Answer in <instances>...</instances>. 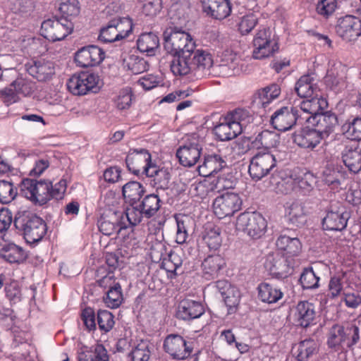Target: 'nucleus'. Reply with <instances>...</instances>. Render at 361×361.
<instances>
[{
  "mask_svg": "<svg viewBox=\"0 0 361 361\" xmlns=\"http://www.w3.org/2000/svg\"><path fill=\"white\" fill-rule=\"evenodd\" d=\"M170 68L176 76H185L189 74L201 78L208 74L213 65L211 54L202 49L193 53L170 55Z\"/></svg>",
  "mask_w": 361,
  "mask_h": 361,
  "instance_id": "1",
  "label": "nucleus"
},
{
  "mask_svg": "<svg viewBox=\"0 0 361 361\" xmlns=\"http://www.w3.org/2000/svg\"><path fill=\"white\" fill-rule=\"evenodd\" d=\"M13 224L29 244L38 243L47 233L44 221L30 211H18L15 215Z\"/></svg>",
  "mask_w": 361,
  "mask_h": 361,
  "instance_id": "2",
  "label": "nucleus"
},
{
  "mask_svg": "<svg viewBox=\"0 0 361 361\" xmlns=\"http://www.w3.org/2000/svg\"><path fill=\"white\" fill-rule=\"evenodd\" d=\"M164 48L169 55L197 51L195 42L191 35L175 27L164 32Z\"/></svg>",
  "mask_w": 361,
  "mask_h": 361,
  "instance_id": "3",
  "label": "nucleus"
},
{
  "mask_svg": "<svg viewBox=\"0 0 361 361\" xmlns=\"http://www.w3.org/2000/svg\"><path fill=\"white\" fill-rule=\"evenodd\" d=\"M235 226L237 230L257 239L265 233L267 223L264 216L258 212H244L238 216Z\"/></svg>",
  "mask_w": 361,
  "mask_h": 361,
  "instance_id": "4",
  "label": "nucleus"
},
{
  "mask_svg": "<svg viewBox=\"0 0 361 361\" xmlns=\"http://www.w3.org/2000/svg\"><path fill=\"white\" fill-rule=\"evenodd\" d=\"M100 79L98 75L82 71L73 75L67 82V88L75 95H85L89 92L96 93L99 90Z\"/></svg>",
  "mask_w": 361,
  "mask_h": 361,
  "instance_id": "5",
  "label": "nucleus"
},
{
  "mask_svg": "<svg viewBox=\"0 0 361 361\" xmlns=\"http://www.w3.org/2000/svg\"><path fill=\"white\" fill-rule=\"evenodd\" d=\"M51 182L25 178L20 185V192L27 199L35 204L43 205L50 200Z\"/></svg>",
  "mask_w": 361,
  "mask_h": 361,
  "instance_id": "6",
  "label": "nucleus"
},
{
  "mask_svg": "<svg viewBox=\"0 0 361 361\" xmlns=\"http://www.w3.org/2000/svg\"><path fill=\"white\" fill-rule=\"evenodd\" d=\"M73 24L71 20L56 18L44 20L41 25V35L51 42L60 41L72 32Z\"/></svg>",
  "mask_w": 361,
  "mask_h": 361,
  "instance_id": "7",
  "label": "nucleus"
},
{
  "mask_svg": "<svg viewBox=\"0 0 361 361\" xmlns=\"http://www.w3.org/2000/svg\"><path fill=\"white\" fill-rule=\"evenodd\" d=\"M252 57L262 60L273 56L279 51L278 42L271 37V30L264 27L258 31L253 39Z\"/></svg>",
  "mask_w": 361,
  "mask_h": 361,
  "instance_id": "8",
  "label": "nucleus"
},
{
  "mask_svg": "<svg viewBox=\"0 0 361 361\" xmlns=\"http://www.w3.org/2000/svg\"><path fill=\"white\" fill-rule=\"evenodd\" d=\"M275 155L269 152H258L250 161L248 172L252 180H259L269 174L276 167Z\"/></svg>",
  "mask_w": 361,
  "mask_h": 361,
  "instance_id": "9",
  "label": "nucleus"
},
{
  "mask_svg": "<svg viewBox=\"0 0 361 361\" xmlns=\"http://www.w3.org/2000/svg\"><path fill=\"white\" fill-rule=\"evenodd\" d=\"M304 121L298 107L283 106L277 109L271 116V126L279 131L290 130L298 123Z\"/></svg>",
  "mask_w": 361,
  "mask_h": 361,
  "instance_id": "10",
  "label": "nucleus"
},
{
  "mask_svg": "<svg viewBox=\"0 0 361 361\" xmlns=\"http://www.w3.org/2000/svg\"><path fill=\"white\" fill-rule=\"evenodd\" d=\"M242 206V200L237 193L226 192L215 198L213 209L219 219L233 215Z\"/></svg>",
  "mask_w": 361,
  "mask_h": 361,
  "instance_id": "11",
  "label": "nucleus"
},
{
  "mask_svg": "<svg viewBox=\"0 0 361 361\" xmlns=\"http://www.w3.org/2000/svg\"><path fill=\"white\" fill-rule=\"evenodd\" d=\"M350 218V212L343 206L331 204L326 216L322 219V227L327 231H343Z\"/></svg>",
  "mask_w": 361,
  "mask_h": 361,
  "instance_id": "12",
  "label": "nucleus"
},
{
  "mask_svg": "<svg viewBox=\"0 0 361 361\" xmlns=\"http://www.w3.org/2000/svg\"><path fill=\"white\" fill-rule=\"evenodd\" d=\"M335 32L345 42L355 41L361 35V20L350 15L341 17L337 20Z\"/></svg>",
  "mask_w": 361,
  "mask_h": 361,
  "instance_id": "13",
  "label": "nucleus"
},
{
  "mask_svg": "<svg viewBox=\"0 0 361 361\" xmlns=\"http://www.w3.org/2000/svg\"><path fill=\"white\" fill-rule=\"evenodd\" d=\"M164 349L175 360L188 358L192 351V345L178 334H170L166 336L164 343Z\"/></svg>",
  "mask_w": 361,
  "mask_h": 361,
  "instance_id": "14",
  "label": "nucleus"
},
{
  "mask_svg": "<svg viewBox=\"0 0 361 361\" xmlns=\"http://www.w3.org/2000/svg\"><path fill=\"white\" fill-rule=\"evenodd\" d=\"M264 267L271 276L279 279L287 278L291 274L292 270L288 257L280 253L268 255Z\"/></svg>",
  "mask_w": 361,
  "mask_h": 361,
  "instance_id": "15",
  "label": "nucleus"
},
{
  "mask_svg": "<svg viewBox=\"0 0 361 361\" xmlns=\"http://www.w3.org/2000/svg\"><path fill=\"white\" fill-rule=\"evenodd\" d=\"M104 58V51L96 45L82 47L75 54V61L78 66L82 68L96 66Z\"/></svg>",
  "mask_w": 361,
  "mask_h": 361,
  "instance_id": "16",
  "label": "nucleus"
},
{
  "mask_svg": "<svg viewBox=\"0 0 361 361\" xmlns=\"http://www.w3.org/2000/svg\"><path fill=\"white\" fill-rule=\"evenodd\" d=\"M123 214L121 212L108 211L98 220L99 231L106 235L119 233L126 228L127 224L123 221Z\"/></svg>",
  "mask_w": 361,
  "mask_h": 361,
  "instance_id": "17",
  "label": "nucleus"
},
{
  "mask_svg": "<svg viewBox=\"0 0 361 361\" xmlns=\"http://www.w3.org/2000/svg\"><path fill=\"white\" fill-rule=\"evenodd\" d=\"M310 122L324 139L328 137L334 131L338 123L336 114L331 111H324V110L312 116Z\"/></svg>",
  "mask_w": 361,
  "mask_h": 361,
  "instance_id": "18",
  "label": "nucleus"
},
{
  "mask_svg": "<svg viewBox=\"0 0 361 361\" xmlns=\"http://www.w3.org/2000/svg\"><path fill=\"white\" fill-rule=\"evenodd\" d=\"M202 150V147L198 140L192 138L177 149L176 157L181 165L190 167L199 161Z\"/></svg>",
  "mask_w": 361,
  "mask_h": 361,
  "instance_id": "19",
  "label": "nucleus"
},
{
  "mask_svg": "<svg viewBox=\"0 0 361 361\" xmlns=\"http://www.w3.org/2000/svg\"><path fill=\"white\" fill-rule=\"evenodd\" d=\"M145 173L150 178L149 184L156 189L157 193L169 189L171 173L168 168L152 164L145 168Z\"/></svg>",
  "mask_w": 361,
  "mask_h": 361,
  "instance_id": "20",
  "label": "nucleus"
},
{
  "mask_svg": "<svg viewBox=\"0 0 361 361\" xmlns=\"http://www.w3.org/2000/svg\"><path fill=\"white\" fill-rule=\"evenodd\" d=\"M215 287L228 307V313H234L240 302V294L239 290L226 280L217 281L215 283Z\"/></svg>",
  "mask_w": 361,
  "mask_h": 361,
  "instance_id": "21",
  "label": "nucleus"
},
{
  "mask_svg": "<svg viewBox=\"0 0 361 361\" xmlns=\"http://www.w3.org/2000/svg\"><path fill=\"white\" fill-rule=\"evenodd\" d=\"M126 166L129 171L138 175L141 170L145 173L147 166L152 165L151 154L145 149H133L126 158Z\"/></svg>",
  "mask_w": 361,
  "mask_h": 361,
  "instance_id": "22",
  "label": "nucleus"
},
{
  "mask_svg": "<svg viewBox=\"0 0 361 361\" xmlns=\"http://www.w3.org/2000/svg\"><path fill=\"white\" fill-rule=\"evenodd\" d=\"M346 175L341 166L327 164L322 172V181L331 189L338 190L342 188Z\"/></svg>",
  "mask_w": 361,
  "mask_h": 361,
  "instance_id": "23",
  "label": "nucleus"
},
{
  "mask_svg": "<svg viewBox=\"0 0 361 361\" xmlns=\"http://www.w3.org/2000/svg\"><path fill=\"white\" fill-rule=\"evenodd\" d=\"M203 11L209 16L223 20L231 12V6L228 0H201Z\"/></svg>",
  "mask_w": 361,
  "mask_h": 361,
  "instance_id": "24",
  "label": "nucleus"
},
{
  "mask_svg": "<svg viewBox=\"0 0 361 361\" xmlns=\"http://www.w3.org/2000/svg\"><path fill=\"white\" fill-rule=\"evenodd\" d=\"M324 138L313 128L305 127L293 135V142L302 148L314 149Z\"/></svg>",
  "mask_w": 361,
  "mask_h": 361,
  "instance_id": "25",
  "label": "nucleus"
},
{
  "mask_svg": "<svg viewBox=\"0 0 361 361\" xmlns=\"http://www.w3.org/2000/svg\"><path fill=\"white\" fill-rule=\"evenodd\" d=\"M204 312V309L201 302L185 299L179 302L176 316L180 319L189 321L200 317Z\"/></svg>",
  "mask_w": 361,
  "mask_h": 361,
  "instance_id": "26",
  "label": "nucleus"
},
{
  "mask_svg": "<svg viewBox=\"0 0 361 361\" xmlns=\"http://www.w3.org/2000/svg\"><path fill=\"white\" fill-rule=\"evenodd\" d=\"M226 166V161L221 155L214 153L205 156L203 163L197 169L200 176L208 177L217 173Z\"/></svg>",
  "mask_w": 361,
  "mask_h": 361,
  "instance_id": "27",
  "label": "nucleus"
},
{
  "mask_svg": "<svg viewBox=\"0 0 361 361\" xmlns=\"http://www.w3.org/2000/svg\"><path fill=\"white\" fill-rule=\"evenodd\" d=\"M27 73L39 81H44L54 74V64L51 61L39 60L27 63L26 65Z\"/></svg>",
  "mask_w": 361,
  "mask_h": 361,
  "instance_id": "28",
  "label": "nucleus"
},
{
  "mask_svg": "<svg viewBox=\"0 0 361 361\" xmlns=\"http://www.w3.org/2000/svg\"><path fill=\"white\" fill-rule=\"evenodd\" d=\"M294 317L298 325L303 328H307L315 319L316 311L314 305L307 301L299 302L295 307Z\"/></svg>",
  "mask_w": 361,
  "mask_h": 361,
  "instance_id": "29",
  "label": "nucleus"
},
{
  "mask_svg": "<svg viewBox=\"0 0 361 361\" xmlns=\"http://www.w3.org/2000/svg\"><path fill=\"white\" fill-rule=\"evenodd\" d=\"M341 158L348 170L357 173L361 171V148L346 145L341 152Z\"/></svg>",
  "mask_w": 361,
  "mask_h": 361,
  "instance_id": "30",
  "label": "nucleus"
},
{
  "mask_svg": "<svg viewBox=\"0 0 361 361\" xmlns=\"http://www.w3.org/2000/svg\"><path fill=\"white\" fill-rule=\"evenodd\" d=\"M276 245L278 249L283 251L287 257L297 256L302 250V243L299 238L286 233L279 235Z\"/></svg>",
  "mask_w": 361,
  "mask_h": 361,
  "instance_id": "31",
  "label": "nucleus"
},
{
  "mask_svg": "<svg viewBox=\"0 0 361 361\" xmlns=\"http://www.w3.org/2000/svg\"><path fill=\"white\" fill-rule=\"evenodd\" d=\"M224 265L225 261L221 255H208L202 263L204 277L207 279L216 277Z\"/></svg>",
  "mask_w": 361,
  "mask_h": 361,
  "instance_id": "32",
  "label": "nucleus"
},
{
  "mask_svg": "<svg viewBox=\"0 0 361 361\" xmlns=\"http://www.w3.org/2000/svg\"><path fill=\"white\" fill-rule=\"evenodd\" d=\"M227 119L226 122L221 123L214 128L215 135L221 141L231 140L242 133L238 125L233 123L228 117L225 118Z\"/></svg>",
  "mask_w": 361,
  "mask_h": 361,
  "instance_id": "33",
  "label": "nucleus"
},
{
  "mask_svg": "<svg viewBox=\"0 0 361 361\" xmlns=\"http://www.w3.org/2000/svg\"><path fill=\"white\" fill-rule=\"evenodd\" d=\"M159 46V39L153 32H145L141 34L137 39V47L141 53H145L147 56H154Z\"/></svg>",
  "mask_w": 361,
  "mask_h": 361,
  "instance_id": "34",
  "label": "nucleus"
},
{
  "mask_svg": "<svg viewBox=\"0 0 361 361\" xmlns=\"http://www.w3.org/2000/svg\"><path fill=\"white\" fill-rule=\"evenodd\" d=\"M308 212L304 203L300 201L293 202L288 207L287 218L293 226L301 227L307 221Z\"/></svg>",
  "mask_w": 361,
  "mask_h": 361,
  "instance_id": "35",
  "label": "nucleus"
},
{
  "mask_svg": "<svg viewBox=\"0 0 361 361\" xmlns=\"http://www.w3.org/2000/svg\"><path fill=\"white\" fill-rule=\"evenodd\" d=\"M295 91L302 98L318 95L317 87L314 83V78L311 75L301 76L295 83Z\"/></svg>",
  "mask_w": 361,
  "mask_h": 361,
  "instance_id": "36",
  "label": "nucleus"
},
{
  "mask_svg": "<svg viewBox=\"0 0 361 361\" xmlns=\"http://www.w3.org/2000/svg\"><path fill=\"white\" fill-rule=\"evenodd\" d=\"M310 98V99L302 101L300 103V108H298L300 110V114H301V112L302 111L312 115L311 117L305 118H303L304 120H309L312 118V116H316V114H319L328 105L327 101L322 97H318V95L312 96Z\"/></svg>",
  "mask_w": 361,
  "mask_h": 361,
  "instance_id": "37",
  "label": "nucleus"
},
{
  "mask_svg": "<svg viewBox=\"0 0 361 361\" xmlns=\"http://www.w3.org/2000/svg\"><path fill=\"white\" fill-rule=\"evenodd\" d=\"M107 350L102 344H96L90 349L85 348L78 353V361H109Z\"/></svg>",
  "mask_w": 361,
  "mask_h": 361,
  "instance_id": "38",
  "label": "nucleus"
},
{
  "mask_svg": "<svg viewBox=\"0 0 361 361\" xmlns=\"http://www.w3.org/2000/svg\"><path fill=\"white\" fill-rule=\"evenodd\" d=\"M343 134L352 140H361V115H351L342 126Z\"/></svg>",
  "mask_w": 361,
  "mask_h": 361,
  "instance_id": "39",
  "label": "nucleus"
},
{
  "mask_svg": "<svg viewBox=\"0 0 361 361\" xmlns=\"http://www.w3.org/2000/svg\"><path fill=\"white\" fill-rule=\"evenodd\" d=\"M145 192V188L137 181H130L122 188L123 197L129 204L138 203Z\"/></svg>",
  "mask_w": 361,
  "mask_h": 361,
  "instance_id": "40",
  "label": "nucleus"
},
{
  "mask_svg": "<svg viewBox=\"0 0 361 361\" xmlns=\"http://www.w3.org/2000/svg\"><path fill=\"white\" fill-rule=\"evenodd\" d=\"M140 209L142 210V214L145 219H149L154 216L160 208V199L159 193L149 194L138 202Z\"/></svg>",
  "mask_w": 361,
  "mask_h": 361,
  "instance_id": "41",
  "label": "nucleus"
},
{
  "mask_svg": "<svg viewBox=\"0 0 361 361\" xmlns=\"http://www.w3.org/2000/svg\"><path fill=\"white\" fill-rule=\"evenodd\" d=\"M0 257L9 263H20L25 259L26 255L20 247L10 243L3 246L0 252Z\"/></svg>",
  "mask_w": 361,
  "mask_h": 361,
  "instance_id": "42",
  "label": "nucleus"
},
{
  "mask_svg": "<svg viewBox=\"0 0 361 361\" xmlns=\"http://www.w3.org/2000/svg\"><path fill=\"white\" fill-rule=\"evenodd\" d=\"M344 329L343 326L336 324L329 329L328 333L327 345L335 351L344 349Z\"/></svg>",
  "mask_w": 361,
  "mask_h": 361,
  "instance_id": "43",
  "label": "nucleus"
},
{
  "mask_svg": "<svg viewBox=\"0 0 361 361\" xmlns=\"http://www.w3.org/2000/svg\"><path fill=\"white\" fill-rule=\"evenodd\" d=\"M257 290L258 297L264 302L275 303L283 297V293L280 289L267 283H260Z\"/></svg>",
  "mask_w": 361,
  "mask_h": 361,
  "instance_id": "44",
  "label": "nucleus"
},
{
  "mask_svg": "<svg viewBox=\"0 0 361 361\" xmlns=\"http://www.w3.org/2000/svg\"><path fill=\"white\" fill-rule=\"evenodd\" d=\"M107 286H109V289L106 292L104 302L108 307L116 308L121 304L123 300L121 286L118 283H115L114 279L111 281L107 283L105 288Z\"/></svg>",
  "mask_w": 361,
  "mask_h": 361,
  "instance_id": "45",
  "label": "nucleus"
},
{
  "mask_svg": "<svg viewBox=\"0 0 361 361\" xmlns=\"http://www.w3.org/2000/svg\"><path fill=\"white\" fill-rule=\"evenodd\" d=\"M317 349V344L313 339H305L293 348L294 355L298 361H307Z\"/></svg>",
  "mask_w": 361,
  "mask_h": 361,
  "instance_id": "46",
  "label": "nucleus"
},
{
  "mask_svg": "<svg viewBox=\"0 0 361 361\" xmlns=\"http://www.w3.org/2000/svg\"><path fill=\"white\" fill-rule=\"evenodd\" d=\"M279 142V134L273 131L263 130L256 136L252 144L257 148H270L276 147Z\"/></svg>",
  "mask_w": 361,
  "mask_h": 361,
  "instance_id": "47",
  "label": "nucleus"
},
{
  "mask_svg": "<svg viewBox=\"0 0 361 361\" xmlns=\"http://www.w3.org/2000/svg\"><path fill=\"white\" fill-rule=\"evenodd\" d=\"M281 90L276 83H272L257 91V95L261 105L266 108L273 100L281 94Z\"/></svg>",
  "mask_w": 361,
  "mask_h": 361,
  "instance_id": "48",
  "label": "nucleus"
},
{
  "mask_svg": "<svg viewBox=\"0 0 361 361\" xmlns=\"http://www.w3.org/2000/svg\"><path fill=\"white\" fill-rule=\"evenodd\" d=\"M58 10L61 14V18L72 21V18L80 13L79 1L78 0H56Z\"/></svg>",
  "mask_w": 361,
  "mask_h": 361,
  "instance_id": "49",
  "label": "nucleus"
},
{
  "mask_svg": "<svg viewBox=\"0 0 361 361\" xmlns=\"http://www.w3.org/2000/svg\"><path fill=\"white\" fill-rule=\"evenodd\" d=\"M123 63L133 74L142 73L149 68V63L143 58L135 54H130L125 59Z\"/></svg>",
  "mask_w": 361,
  "mask_h": 361,
  "instance_id": "50",
  "label": "nucleus"
},
{
  "mask_svg": "<svg viewBox=\"0 0 361 361\" xmlns=\"http://www.w3.org/2000/svg\"><path fill=\"white\" fill-rule=\"evenodd\" d=\"M299 281L303 289H315L319 286V276L314 271L312 267L303 269Z\"/></svg>",
  "mask_w": 361,
  "mask_h": 361,
  "instance_id": "51",
  "label": "nucleus"
},
{
  "mask_svg": "<svg viewBox=\"0 0 361 361\" xmlns=\"http://www.w3.org/2000/svg\"><path fill=\"white\" fill-rule=\"evenodd\" d=\"M228 117L233 123L238 125L240 128L241 132L243 128H245L247 125L253 121L250 112L245 109H236L233 111L231 112L228 115Z\"/></svg>",
  "mask_w": 361,
  "mask_h": 361,
  "instance_id": "52",
  "label": "nucleus"
},
{
  "mask_svg": "<svg viewBox=\"0 0 361 361\" xmlns=\"http://www.w3.org/2000/svg\"><path fill=\"white\" fill-rule=\"evenodd\" d=\"M106 264L109 267L108 273L98 281L99 285L102 287H106L109 281H111L114 278L113 273L118 267L119 257L115 253H107L105 257Z\"/></svg>",
  "mask_w": 361,
  "mask_h": 361,
  "instance_id": "53",
  "label": "nucleus"
},
{
  "mask_svg": "<svg viewBox=\"0 0 361 361\" xmlns=\"http://www.w3.org/2000/svg\"><path fill=\"white\" fill-rule=\"evenodd\" d=\"M344 329V346L352 349L360 341V329L353 324H348L343 326Z\"/></svg>",
  "mask_w": 361,
  "mask_h": 361,
  "instance_id": "54",
  "label": "nucleus"
},
{
  "mask_svg": "<svg viewBox=\"0 0 361 361\" xmlns=\"http://www.w3.org/2000/svg\"><path fill=\"white\" fill-rule=\"evenodd\" d=\"M122 213L123 216H126L128 224L132 226L139 224L142 219L145 218V216L142 214V210L140 209L138 203L129 204V207L126 208L125 212Z\"/></svg>",
  "mask_w": 361,
  "mask_h": 361,
  "instance_id": "55",
  "label": "nucleus"
},
{
  "mask_svg": "<svg viewBox=\"0 0 361 361\" xmlns=\"http://www.w3.org/2000/svg\"><path fill=\"white\" fill-rule=\"evenodd\" d=\"M113 25L116 28V32L121 35L120 40L128 37L133 32V23L130 18H119L111 20Z\"/></svg>",
  "mask_w": 361,
  "mask_h": 361,
  "instance_id": "56",
  "label": "nucleus"
},
{
  "mask_svg": "<svg viewBox=\"0 0 361 361\" xmlns=\"http://www.w3.org/2000/svg\"><path fill=\"white\" fill-rule=\"evenodd\" d=\"M17 195V190L11 182L0 180V202L10 203Z\"/></svg>",
  "mask_w": 361,
  "mask_h": 361,
  "instance_id": "57",
  "label": "nucleus"
},
{
  "mask_svg": "<svg viewBox=\"0 0 361 361\" xmlns=\"http://www.w3.org/2000/svg\"><path fill=\"white\" fill-rule=\"evenodd\" d=\"M114 315L108 310H99L97 314L99 328L104 332L110 331L114 325Z\"/></svg>",
  "mask_w": 361,
  "mask_h": 361,
  "instance_id": "58",
  "label": "nucleus"
},
{
  "mask_svg": "<svg viewBox=\"0 0 361 361\" xmlns=\"http://www.w3.org/2000/svg\"><path fill=\"white\" fill-rule=\"evenodd\" d=\"M116 32V28H115L113 22L111 20L106 27H102L100 30L99 35V39L105 43H111L116 41H120V38L122 36L118 35Z\"/></svg>",
  "mask_w": 361,
  "mask_h": 361,
  "instance_id": "59",
  "label": "nucleus"
},
{
  "mask_svg": "<svg viewBox=\"0 0 361 361\" xmlns=\"http://www.w3.org/2000/svg\"><path fill=\"white\" fill-rule=\"evenodd\" d=\"M168 257V259L164 263L166 270L176 275L181 274L183 272V271L181 270L183 264L181 257L175 252H171Z\"/></svg>",
  "mask_w": 361,
  "mask_h": 361,
  "instance_id": "60",
  "label": "nucleus"
},
{
  "mask_svg": "<svg viewBox=\"0 0 361 361\" xmlns=\"http://www.w3.org/2000/svg\"><path fill=\"white\" fill-rule=\"evenodd\" d=\"M203 240L211 250H217L221 245V237L219 228H212L205 232Z\"/></svg>",
  "mask_w": 361,
  "mask_h": 361,
  "instance_id": "61",
  "label": "nucleus"
},
{
  "mask_svg": "<svg viewBox=\"0 0 361 361\" xmlns=\"http://www.w3.org/2000/svg\"><path fill=\"white\" fill-rule=\"evenodd\" d=\"M341 301L348 308L355 310L361 305V295L357 290L351 292L345 289L342 293Z\"/></svg>",
  "mask_w": 361,
  "mask_h": 361,
  "instance_id": "62",
  "label": "nucleus"
},
{
  "mask_svg": "<svg viewBox=\"0 0 361 361\" xmlns=\"http://www.w3.org/2000/svg\"><path fill=\"white\" fill-rule=\"evenodd\" d=\"M345 274V272H341L331 277L329 283V290L331 298H335L341 295L343 289V280Z\"/></svg>",
  "mask_w": 361,
  "mask_h": 361,
  "instance_id": "63",
  "label": "nucleus"
},
{
  "mask_svg": "<svg viewBox=\"0 0 361 361\" xmlns=\"http://www.w3.org/2000/svg\"><path fill=\"white\" fill-rule=\"evenodd\" d=\"M133 361H149L150 351L145 342L139 343L130 353Z\"/></svg>",
  "mask_w": 361,
  "mask_h": 361,
  "instance_id": "64",
  "label": "nucleus"
}]
</instances>
